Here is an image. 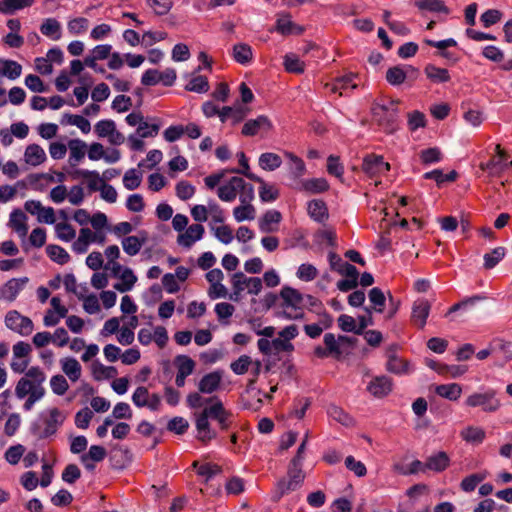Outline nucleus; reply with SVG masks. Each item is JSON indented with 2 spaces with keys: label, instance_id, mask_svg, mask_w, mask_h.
Masks as SVG:
<instances>
[{
  "label": "nucleus",
  "instance_id": "864d4df0",
  "mask_svg": "<svg viewBox=\"0 0 512 512\" xmlns=\"http://www.w3.org/2000/svg\"><path fill=\"white\" fill-rule=\"evenodd\" d=\"M284 66L286 71L290 73L299 74L304 72V62L300 61V59L294 54L285 55Z\"/></svg>",
  "mask_w": 512,
  "mask_h": 512
},
{
  "label": "nucleus",
  "instance_id": "4c0bfd02",
  "mask_svg": "<svg viewBox=\"0 0 512 512\" xmlns=\"http://www.w3.org/2000/svg\"><path fill=\"white\" fill-rule=\"evenodd\" d=\"M174 363L177 367V373L188 377L195 369V361L187 355H178L175 357Z\"/></svg>",
  "mask_w": 512,
  "mask_h": 512
},
{
  "label": "nucleus",
  "instance_id": "423d86ee",
  "mask_svg": "<svg viewBox=\"0 0 512 512\" xmlns=\"http://www.w3.org/2000/svg\"><path fill=\"white\" fill-rule=\"evenodd\" d=\"M126 122L130 126L138 125L137 134L141 138L154 137L158 134L160 129L159 124H148L147 122H145L143 115L141 113H130L126 117Z\"/></svg>",
  "mask_w": 512,
  "mask_h": 512
},
{
  "label": "nucleus",
  "instance_id": "9d476101",
  "mask_svg": "<svg viewBox=\"0 0 512 512\" xmlns=\"http://www.w3.org/2000/svg\"><path fill=\"white\" fill-rule=\"evenodd\" d=\"M65 420V416L58 408H52L49 410V416L45 419V428L40 434V438H48L52 435H54L58 429L59 426L62 425V423Z\"/></svg>",
  "mask_w": 512,
  "mask_h": 512
},
{
  "label": "nucleus",
  "instance_id": "2eb2a0df",
  "mask_svg": "<svg viewBox=\"0 0 512 512\" xmlns=\"http://www.w3.org/2000/svg\"><path fill=\"white\" fill-rule=\"evenodd\" d=\"M222 371H213L202 377L198 389L201 393L210 394L218 389L222 380Z\"/></svg>",
  "mask_w": 512,
  "mask_h": 512
},
{
  "label": "nucleus",
  "instance_id": "338daca9",
  "mask_svg": "<svg viewBox=\"0 0 512 512\" xmlns=\"http://www.w3.org/2000/svg\"><path fill=\"white\" fill-rule=\"evenodd\" d=\"M56 233L57 236L64 241H71L75 238L76 232L75 229L68 223H58L56 224Z\"/></svg>",
  "mask_w": 512,
  "mask_h": 512
},
{
  "label": "nucleus",
  "instance_id": "1a4fd4ad",
  "mask_svg": "<svg viewBox=\"0 0 512 512\" xmlns=\"http://www.w3.org/2000/svg\"><path fill=\"white\" fill-rule=\"evenodd\" d=\"M431 305L426 299H418L412 307L411 321L419 328L423 329L429 316Z\"/></svg>",
  "mask_w": 512,
  "mask_h": 512
},
{
  "label": "nucleus",
  "instance_id": "8fccbe9b",
  "mask_svg": "<svg viewBox=\"0 0 512 512\" xmlns=\"http://www.w3.org/2000/svg\"><path fill=\"white\" fill-rule=\"evenodd\" d=\"M94 378L100 380L101 378H114L117 375V369L113 366H104L99 362L92 364Z\"/></svg>",
  "mask_w": 512,
  "mask_h": 512
},
{
  "label": "nucleus",
  "instance_id": "a878e982",
  "mask_svg": "<svg viewBox=\"0 0 512 512\" xmlns=\"http://www.w3.org/2000/svg\"><path fill=\"white\" fill-rule=\"evenodd\" d=\"M60 362L65 375H67L72 382L78 381L81 377L82 370L80 363L72 357L63 358Z\"/></svg>",
  "mask_w": 512,
  "mask_h": 512
},
{
  "label": "nucleus",
  "instance_id": "f8f14e48",
  "mask_svg": "<svg viewBox=\"0 0 512 512\" xmlns=\"http://www.w3.org/2000/svg\"><path fill=\"white\" fill-rule=\"evenodd\" d=\"M367 390L377 398L387 396L392 390V380L387 376L375 377L367 386Z\"/></svg>",
  "mask_w": 512,
  "mask_h": 512
},
{
  "label": "nucleus",
  "instance_id": "ea45409f",
  "mask_svg": "<svg viewBox=\"0 0 512 512\" xmlns=\"http://www.w3.org/2000/svg\"><path fill=\"white\" fill-rule=\"evenodd\" d=\"M415 5L420 10H428L431 12H443L449 14V8L444 4L442 0H417Z\"/></svg>",
  "mask_w": 512,
  "mask_h": 512
},
{
  "label": "nucleus",
  "instance_id": "6ab92c4d",
  "mask_svg": "<svg viewBox=\"0 0 512 512\" xmlns=\"http://www.w3.org/2000/svg\"><path fill=\"white\" fill-rule=\"evenodd\" d=\"M297 189L311 194H318L327 191L329 183L325 178H312L302 181Z\"/></svg>",
  "mask_w": 512,
  "mask_h": 512
},
{
  "label": "nucleus",
  "instance_id": "680f3d73",
  "mask_svg": "<svg viewBox=\"0 0 512 512\" xmlns=\"http://www.w3.org/2000/svg\"><path fill=\"white\" fill-rule=\"evenodd\" d=\"M251 364V357L248 355H242L236 361L231 363L230 368L235 374L242 375L248 371Z\"/></svg>",
  "mask_w": 512,
  "mask_h": 512
},
{
  "label": "nucleus",
  "instance_id": "6e6552de",
  "mask_svg": "<svg viewBox=\"0 0 512 512\" xmlns=\"http://www.w3.org/2000/svg\"><path fill=\"white\" fill-rule=\"evenodd\" d=\"M398 346L393 344L386 350V357L388 359L386 369L394 374H405L408 372V361L397 356Z\"/></svg>",
  "mask_w": 512,
  "mask_h": 512
},
{
  "label": "nucleus",
  "instance_id": "a211bd4d",
  "mask_svg": "<svg viewBox=\"0 0 512 512\" xmlns=\"http://www.w3.org/2000/svg\"><path fill=\"white\" fill-rule=\"evenodd\" d=\"M449 465L450 458L448 454L444 451H440L434 455L429 456L425 462V467H427V470H431L434 472H442Z\"/></svg>",
  "mask_w": 512,
  "mask_h": 512
},
{
  "label": "nucleus",
  "instance_id": "39448f33",
  "mask_svg": "<svg viewBox=\"0 0 512 512\" xmlns=\"http://www.w3.org/2000/svg\"><path fill=\"white\" fill-rule=\"evenodd\" d=\"M6 326L22 336H28L34 329L30 318L21 315L18 311H9L5 317Z\"/></svg>",
  "mask_w": 512,
  "mask_h": 512
},
{
  "label": "nucleus",
  "instance_id": "5fc2aeb1",
  "mask_svg": "<svg viewBox=\"0 0 512 512\" xmlns=\"http://www.w3.org/2000/svg\"><path fill=\"white\" fill-rule=\"evenodd\" d=\"M485 297L481 295H474L468 298L463 299L462 301L454 304L449 308V310L446 313V316L450 315L451 313H454L456 311L462 310V309H468L473 307L477 302L484 300Z\"/></svg>",
  "mask_w": 512,
  "mask_h": 512
},
{
  "label": "nucleus",
  "instance_id": "774afa93",
  "mask_svg": "<svg viewBox=\"0 0 512 512\" xmlns=\"http://www.w3.org/2000/svg\"><path fill=\"white\" fill-rule=\"evenodd\" d=\"M425 126H426V118L422 112L415 110L411 113H408V127L411 131H414L420 127H425Z\"/></svg>",
  "mask_w": 512,
  "mask_h": 512
},
{
  "label": "nucleus",
  "instance_id": "e2e57ef3",
  "mask_svg": "<svg viewBox=\"0 0 512 512\" xmlns=\"http://www.w3.org/2000/svg\"><path fill=\"white\" fill-rule=\"evenodd\" d=\"M485 474L475 473L465 477L461 482V488L465 492L473 491L476 486L485 479Z\"/></svg>",
  "mask_w": 512,
  "mask_h": 512
},
{
  "label": "nucleus",
  "instance_id": "4be33fe9",
  "mask_svg": "<svg viewBox=\"0 0 512 512\" xmlns=\"http://www.w3.org/2000/svg\"><path fill=\"white\" fill-rule=\"evenodd\" d=\"M208 419L207 415L203 412H201L196 419V428L199 434L198 439L203 443H207L216 436L215 432L210 429Z\"/></svg>",
  "mask_w": 512,
  "mask_h": 512
},
{
  "label": "nucleus",
  "instance_id": "7ed1b4c3",
  "mask_svg": "<svg viewBox=\"0 0 512 512\" xmlns=\"http://www.w3.org/2000/svg\"><path fill=\"white\" fill-rule=\"evenodd\" d=\"M305 473L302 468L288 466L287 477L281 478L276 485L273 496L274 501H279L285 494L295 491L302 486Z\"/></svg>",
  "mask_w": 512,
  "mask_h": 512
},
{
  "label": "nucleus",
  "instance_id": "a19ab883",
  "mask_svg": "<svg viewBox=\"0 0 512 512\" xmlns=\"http://www.w3.org/2000/svg\"><path fill=\"white\" fill-rule=\"evenodd\" d=\"M233 58L240 64H246L252 59V50L248 44L239 43L233 47Z\"/></svg>",
  "mask_w": 512,
  "mask_h": 512
},
{
  "label": "nucleus",
  "instance_id": "473e14b6",
  "mask_svg": "<svg viewBox=\"0 0 512 512\" xmlns=\"http://www.w3.org/2000/svg\"><path fill=\"white\" fill-rule=\"evenodd\" d=\"M424 71L426 76L434 83H445L450 80L449 72L445 68H439L433 64H428Z\"/></svg>",
  "mask_w": 512,
  "mask_h": 512
},
{
  "label": "nucleus",
  "instance_id": "0e129e2a",
  "mask_svg": "<svg viewBox=\"0 0 512 512\" xmlns=\"http://www.w3.org/2000/svg\"><path fill=\"white\" fill-rule=\"evenodd\" d=\"M67 122L77 126L83 133H89L91 130L90 122L81 115L65 114Z\"/></svg>",
  "mask_w": 512,
  "mask_h": 512
},
{
  "label": "nucleus",
  "instance_id": "aec40b11",
  "mask_svg": "<svg viewBox=\"0 0 512 512\" xmlns=\"http://www.w3.org/2000/svg\"><path fill=\"white\" fill-rule=\"evenodd\" d=\"M26 221H27V216L20 209H15L10 214L9 225L21 237H25L27 235V232H28V226L26 224Z\"/></svg>",
  "mask_w": 512,
  "mask_h": 512
},
{
  "label": "nucleus",
  "instance_id": "09e8293b",
  "mask_svg": "<svg viewBox=\"0 0 512 512\" xmlns=\"http://www.w3.org/2000/svg\"><path fill=\"white\" fill-rule=\"evenodd\" d=\"M420 160L424 165L440 162L443 158L442 152L437 147L424 149L419 154Z\"/></svg>",
  "mask_w": 512,
  "mask_h": 512
},
{
  "label": "nucleus",
  "instance_id": "c9c22d12",
  "mask_svg": "<svg viewBox=\"0 0 512 512\" xmlns=\"http://www.w3.org/2000/svg\"><path fill=\"white\" fill-rule=\"evenodd\" d=\"M120 278L122 282L116 283L114 285V289L121 293L130 291L137 281V277L134 275L133 271L130 268H125L122 274L120 275Z\"/></svg>",
  "mask_w": 512,
  "mask_h": 512
},
{
  "label": "nucleus",
  "instance_id": "20e7f679",
  "mask_svg": "<svg viewBox=\"0 0 512 512\" xmlns=\"http://www.w3.org/2000/svg\"><path fill=\"white\" fill-rule=\"evenodd\" d=\"M496 392L488 390L484 393H474L467 397L465 404L468 407H482L485 412H495L500 407V401L495 398Z\"/></svg>",
  "mask_w": 512,
  "mask_h": 512
},
{
  "label": "nucleus",
  "instance_id": "69168bd1",
  "mask_svg": "<svg viewBox=\"0 0 512 512\" xmlns=\"http://www.w3.org/2000/svg\"><path fill=\"white\" fill-rule=\"evenodd\" d=\"M115 128L113 120H101L94 126L95 133L101 138L108 137Z\"/></svg>",
  "mask_w": 512,
  "mask_h": 512
},
{
  "label": "nucleus",
  "instance_id": "f704fd0d",
  "mask_svg": "<svg viewBox=\"0 0 512 512\" xmlns=\"http://www.w3.org/2000/svg\"><path fill=\"white\" fill-rule=\"evenodd\" d=\"M282 164L281 157L276 153L266 152L259 157V166L266 171H273Z\"/></svg>",
  "mask_w": 512,
  "mask_h": 512
},
{
  "label": "nucleus",
  "instance_id": "052dcab7",
  "mask_svg": "<svg viewBox=\"0 0 512 512\" xmlns=\"http://www.w3.org/2000/svg\"><path fill=\"white\" fill-rule=\"evenodd\" d=\"M50 386L52 391L57 395H64L68 388L69 384L66 378L63 375H54L50 380Z\"/></svg>",
  "mask_w": 512,
  "mask_h": 512
},
{
  "label": "nucleus",
  "instance_id": "0eeeda50",
  "mask_svg": "<svg viewBox=\"0 0 512 512\" xmlns=\"http://www.w3.org/2000/svg\"><path fill=\"white\" fill-rule=\"evenodd\" d=\"M272 123L270 119L265 115H260L255 119H249L242 128V135L244 136H255L259 132H269L272 129Z\"/></svg>",
  "mask_w": 512,
  "mask_h": 512
},
{
  "label": "nucleus",
  "instance_id": "603ef678",
  "mask_svg": "<svg viewBox=\"0 0 512 512\" xmlns=\"http://www.w3.org/2000/svg\"><path fill=\"white\" fill-rule=\"evenodd\" d=\"M233 293L230 294L229 298L233 301H238L241 292L246 286V276L242 272H236L232 277Z\"/></svg>",
  "mask_w": 512,
  "mask_h": 512
},
{
  "label": "nucleus",
  "instance_id": "58836bf2",
  "mask_svg": "<svg viewBox=\"0 0 512 512\" xmlns=\"http://www.w3.org/2000/svg\"><path fill=\"white\" fill-rule=\"evenodd\" d=\"M506 255V249L502 246L494 248L490 253H486L483 257L484 268L486 270L493 269Z\"/></svg>",
  "mask_w": 512,
  "mask_h": 512
},
{
  "label": "nucleus",
  "instance_id": "49530a36",
  "mask_svg": "<svg viewBox=\"0 0 512 512\" xmlns=\"http://www.w3.org/2000/svg\"><path fill=\"white\" fill-rule=\"evenodd\" d=\"M256 210L252 204H241L233 209V215L236 221L253 220Z\"/></svg>",
  "mask_w": 512,
  "mask_h": 512
},
{
  "label": "nucleus",
  "instance_id": "ddd939ff",
  "mask_svg": "<svg viewBox=\"0 0 512 512\" xmlns=\"http://www.w3.org/2000/svg\"><path fill=\"white\" fill-rule=\"evenodd\" d=\"M148 234L146 231H140L137 236H127L122 240V246L124 251L134 256L139 253L142 246L147 242Z\"/></svg>",
  "mask_w": 512,
  "mask_h": 512
},
{
  "label": "nucleus",
  "instance_id": "37998d69",
  "mask_svg": "<svg viewBox=\"0 0 512 512\" xmlns=\"http://www.w3.org/2000/svg\"><path fill=\"white\" fill-rule=\"evenodd\" d=\"M463 440L469 443H481L485 438V431L482 428L469 426L460 433Z\"/></svg>",
  "mask_w": 512,
  "mask_h": 512
},
{
  "label": "nucleus",
  "instance_id": "79ce46f5",
  "mask_svg": "<svg viewBox=\"0 0 512 512\" xmlns=\"http://www.w3.org/2000/svg\"><path fill=\"white\" fill-rule=\"evenodd\" d=\"M323 342L325 344L327 353L330 356L339 359L342 355L341 345L339 339L335 337L333 333H326L324 335Z\"/></svg>",
  "mask_w": 512,
  "mask_h": 512
},
{
  "label": "nucleus",
  "instance_id": "a18cd8bd",
  "mask_svg": "<svg viewBox=\"0 0 512 512\" xmlns=\"http://www.w3.org/2000/svg\"><path fill=\"white\" fill-rule=\"evenodd\" d=\"M46 252L50 259L57 262L58 264L63 265L70 260V256L67 251L58 245H48Z\"/></svg>",
  "mask_w": 512,
  "mask_h": 512
},
{
  "label": "nucleus",
  "instance_id": "f3484780",
  "mask_svg": "<svg viewBox=\"0 0 512 512\" xmlns=\"http://www.w3.org/2000/svg\"><path fill=\"white\" fill-rule=\"evenodd\" d=\"M247 175H248V179L255 181L261 185L260 189H259V196L263 202H272L278 198V196H279L278 189H276L273 186L267 185L261 177L255 175V174H247Z\"/></svg>",
  "mask_w": 512,
  "mask_h": 512
},
{
  "label": "nucleus",
  "instance_id": "f03ea898",
  "mask_svg": "<svg viewBox=\"0 0 512 512\" xmlns=\"http://www.w3.org/2000/svg\"><path fill=\"white\" fill-rule=\"evenodd\" d=\"M45 380L46 375L41 368L37 366L29 368L26 371L25 376L20 378L16 384L15 394L17 398L24 399L34 391H42V393H46L45 388L43 387Z\"/></svg>",
  "mask_w": 512,
  "mask_h": 512
},
{
  "label": "nucleus",
  "instance_id": "cd10ccee",
  "mask_svg": "<svg viewBox=\"0 0 512 512\" xmlns=\"http://www.w3.org/2000/svg\"><path fill=\"white\" fill-rule=\"evenodd\" d=\"M68 147L70 150L69 163L74 167L84 158L87 145L80 139H72L69 141Z\"/></svg>",
  "mask_w": 512,
  "mask_h": 512
},
{
  "label": "nucleus",
  "instance_id": "b1692460",
  "mask_svg": "<svg viewBox=\"0 0 512 512\" xmlns=\"http://www.w3.org/2000/svg\"><path fill=\"white\" fill-rule=\"evenodd\" d=\"M280 297L283 299V306L299 308L303 301V295L296 289L284 286L280 291Z\"/></svg>",
  "mask_w": 512,
  "mask_h": 512
},
{
  "label": "nucleus",
  "instance_id": "2f4dec72",
  "mask_svg": "<svg viewBox=\"0 0 512 512\" xmlns=\"http://www.w3.org/2000/svg\"><path fill=\"white\" fill-rule=\"evenodd\" d=\"M35 0H1L0 13L13 14L15 11L30 7Z\"/></svg>",
  "mask_w": 512,
  "mask_h": 512
},
{
  "label": "nucleus",
  "instance_id": "3c124183",
  "mask_svg": "<svg viewBox=\"0 0 512 512\" xmlns=\"http://www.w3.org/2000/svg\"><path fill=\"white\" fill-rule=\"evenodd\" d=\"M142 181V173L136 169H129L123 177V184L128 190H135L138 188Z\"/></svg>",
  "mask_w": 512,
  "mask_h": 512
},
{
  "label": "nucleus",
  "instance_id": "c85d7f7f",
  "mask_svg": "<svg viewBox=\"0 0 512 512\" xmlns=\"http://www.w3.org/2000/svg\"><path fill=\"white\" fill-rule=\"evenodd\" d=\"M328 415L335 421L346 427L355 426V420L348 413H346L341 407L331 404L327 408Z\"/></svg>",
  "mask_w": 512,
  "mask_h": 512
},
{
  "label": "nucleus",
  "instance_id": "c03bdc74",
  "mask_svg": "<svg viewBox=\"0 0 512 512\" xmlns=\"http://www.w3.org/2000/svg\"><path fill=\"white\" fill-rule=\"evenodd\" d=\"M408 77V72L402 69L400 66H394L387 70L386 80L389 84L398 86L405 82Z\"/></svg>",
  "mask_w": 512,
  "mask_h": 512
},
{
  "label": "nucleus",
  "instance_id": "412c9836",
  "mask_svg": "<svg viewBox=\"0 0 512 512\" xmlns=\"http://www.w3.org/2000/svg\"><path fill=\"white\" fill-rule=\"evenodd\" d=\"M29 279L27 277L23 278H13L9 280L3 287L4 298L13 301L18 293L24 288V286L28 283Z\"/></svg>",
  "mask_w": 512,
  "mask_h": 512
},
{
  "label": "nucleus",
  "instance_id": "393cba45",
  "mask_svg": "<svg viewBox=\"0 0 512 512\" xmlns=\"http://www.w3.org/2000/svg\"><path fill=\"white\" fill-rule=\"evenodd\" d=\"M383 157L369 154L363 159L362 170L370 177L382 172Z\"/></svg>",
  "mask_w": 512,
  "mask_h": 512
},
{
  "label": "nucleus",
  "instance_id": "c756f323",
  "mask_svg": "<svg viewBox=\"0 0 512 512\" xmlns=\"http://www.w3.org/2000/svg\"><path fill=\"white\" fill-rule=\"evenodd\" d=\"M282 219V215L279 211L269 210L267 211L262 219L259 221V228L264 233L274 232L276 228L272 227V224H279Z\"/></svg>",
  "mask_w": 512,
  "mask_h": 512
},
{
  "label": "nucleus",
  "instance_id": "4468645a",
  "mask_svg": "<svg viewBox=\"0 0 512 512\" xmlns=\"http://www.w3.org/2000/svg\"><path fill=\"white\" fill-rule=\"evenodd\" d=\"M204 231L201 224H192L184 233L178 235L177 242L179 245L189 248L195 241L202 238Z\"/></svg>",
  "mask_w": 512,
  "mask_h": 512
},
{
  "label": "nucleus",
  "instance_id": "6e6d98bb",
  "mask_svg": "<svg viewBox=\"0 0 512 512\" xmlns=\"http://www.w3.org/2000/svg\"><path fill=\"white\" fill-rule=\"evenodd\" d=\"M369 299H370L371 303L374 304V310L376 312H379V313L383 312L384 307H385L386 298H385L383 291L380 288H378V287L372 288L369 291Z\"/></svg>",
  "mask_w": 512,
  "mask_h": 512
},
{
  "label": "nucleus",
  "instance_id": "7c9ffc66",
  "mask_svg": "<svg viewBox=\"0 0 512 512\" xmlns=\"http://www.w3.org/2000/svg\"><path fill=\"white\" fill-rule=\"evenodd\" d=\"M437 395L446 398L450 401H456L462 393V387L457 383L442 384L435 388Z\"/></svg>",
  "mask_w": 512,
  "mask_h": 512
},
{
  "label": "nucleus",
  "instance_id": "4d7b16f0",
  "mask_svg": "<svg viewBox=\"0 0 512 512\" xmlns=\"http://www.w3.org/2000/svg\"><path fill=\"white\" fill-rule=\"evenodd\" d=\"M210 228L214 232L215 237L222 243L229 244L233 240V232L228 225L215 227L210 223Z\"/></svg>",
  "mask_w": 512,
  "mask_h": 512
},
{
  "label": "nucleus",
  "instance_id": "bb28decb",
  "mask_svg": "<svg viewBox=\"0 0 512 512\" xmlns=\"http://www.w3.org/2000/svg\"><path fill=\"white\" fill-rule=\"evenodd\" d=\"M25 161L32 166H38L46 160L45 151L38 144H30L24 153Z\"/></svg>",
  "mask_w": 512,
  "mask_h": 512
},
{
  "label": "nucleus",
  "instance_id": "72a5a7b5",
  "mask_svg": "<svg viewBox=\"0 0 512 512\" xmlns=\"http://www.w3.org/2000/svg\"><path fill=\"white\" fill-rule=\"evenodd\" d=\"M22 73V66L13 60H0V75L16 79Z\"/></svg>",
  "mask_w": 512,
  "mask_h": 512
},
{
  "label": "nucleus",
  "instance_id": "f257e3e1",
  "mask_svg": "<svg viewBox=\"0 0 512 512\" xmlns=\"http://www.w3.org/2000/svg\"><path fill=\"white\" fill-rule=\"evenodd\" d=\"M399 99L382 98L371 106L373 121L386 133L393 134L399 129Z\"/></svg>",
  "mask_w": 512,
  "mask_h": 512
},
{
  "label": "nucleus",
  "instance_id": "de8ad7c7",
  "mask_svg": "<svg viewBox=\"0 0 512 512\" xmlns=\"http://www.w3.org/2000/svg\"><path fill=\"white\" fill-rule=\"evenodd\" d=\"M185 89L196 93H205L209 90L208 79L205 76L196 75L185 86Z\"/></svg>",
  "mask_w": 512,
  "mask_h": 512
},
{
  "label": "nucleus",
  "instance_id": "bf43d9fd",
  "mask_svg": "<svg viewBox=\"0 0 512 512\" xmlns=\"http://www.w3.org/2000/svg\"><path fill=\"white\" fill-rule=\"evenodd\" d=\"M106 455H107V452L104 447L99 446V445H92L89 448L88 453L81 456V460H82V462H86L87 460L91 459L95 462H100V461L104 460Z\"/></svg>",
  "mask_w": 512,
  "mask_h": 512
},
{
  "label": "nucleus",
  "instance_id": "9b49d317",
  "mask_svg": "<svg viewBox=\"0 0 512 512\" xmlns=\"http://www.w3.org/2000/svg\"><path fill=\"white\" fill-rule=\"evenodd\" d=\"M243 187V179L241 177H232L226 184L220 186L217 190L218 197L225 202L235 200L239 187Z\"/></svg>",
  "mask_w": 512,
  "mask_h": 512
},
{
  "label": "nucleus",
  "instance_id": "dca6fc26",
  "mask_svg": "<svg viewBox=\"0 0 512 512\" xmlns=\"http://www.w3.org/2000/svg\"><path fill=\"white\" fill-rule=\"evenodd\" d=\"M329 263L331 269L337 271L341 275L353 277L355 275H359V272L354 265L344 262L341 257L334 252L329 253Z\"/></svg>",
  "mask_w": 512,
  "mask_h": 512
},
{
  "label": "nucleus",
  "instance_id": "5701e85b",
  "mask_svg": "<svg viewBox=\"0 0 512 512\" xmlns=\"http://www.w3.org/2000/svg\"><path fill=\"white\" fill-rule=\"evenodd\" d=\"M308 214L317 222H323L329 216L326 203L320 199H314L308 203Z\"/></svg>",
  "mask_w": 512,
  "mask_h": 512
},
{
  "label": "nucleus",
  "instance_id": "e433bc0d",
  "mask_svg": "<svg viewBox=\"0 0 512 512\" xmlns=\"http://www.w3.org/2000/svg\"><path fill=\"white\" fill-rule=\"evenodd\" d=\"M40 31L43 35L58 40L61 36V25L54 18H48L41 24Z\"/></svg>",
  "mask_w": 512,
  "mask_h": 512
},
{
  "label": "nucleus",
  "instance_id": "13d9d810",
  "mask_svg": "<svg viewBox=\"0 0 512 512\" xmlns=\"http://www.w3.org/2000/svg\"><path fill=\"white\" fill-rule=\"evenodd\" d=\"M327 171L330 175H334L343 181L342 176L344 172V167L340 163V158L338 156L330 155L327 159Z\"/></svg>",
  "mask_w": 512,
  "mask_h": 512
}]
</instances>
